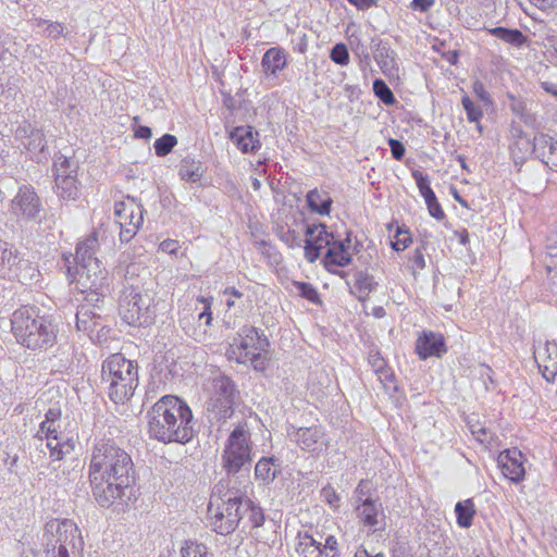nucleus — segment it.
<instances>
[{"label": "nucleus", "mask_w": 557, "mask_h": 557, "mask_svg": "<svg viewBox=\"0 0 557 557\" xmlns=\"http://www.w3.org/2000/svg\"><path fill=\"white\" fill-rule=\"evenodd\" d=\"M131 456L111 438L99 440L91 451L88 476L95 500L109 507L122 498L131 485Z\"/></svg>", "instance_id": "nucleus-1"}, {"label": "nucleus", "mask_w": 557, "mask_h": 557, "mask_svg": "<svg viewBox=\"0 0 557 557\" xmlns=\"http://www.w3.org/2000/svg\"><path fill=\"white\" fill-rule=\"evenodd\" d=\"M107 227L102 225L76 247V288L85 296V300L91 304L102 302L104 297L110 294L108 273L101 267L99 259L95 257L99 243L107 239Z\"/></svg>", "instance_id": "nucleus-2"}, {"label": "nucleus", "mask_w": 557, "mask_h": 557, "mask_svg": "<svg viewBox=\"0 0 557 557\" xmlns=\"http://www.w3.org/2000/svg\"><path fill=\"white\" fill-rule=\"evenodd\" d=\"M193 413L188 405L176 396L159 399L148 412L150 436L163 443H187L194 436Z\"/></svg>", "instance_id": "nucleus-3"}, {"label": "nucleus", "mask_w": 557, "mask_h": 557, "mask_svg": "<svg viewBox=\"0 0 557 557\" xmlns=\"http://www.w3.org/2000/svg\"><path fill=\"white\" fill-rule=\"evenodd\" d=\"M101 382L113 403L124 404L138 386V367L122 354H112L102 362Z\"/></svg>", "instance_id": "nucleus-4"}, {"label": "nucleus", "mask_w": 557, "mask_h": 557, "mask_svg": "<svg viewBox=\"0 0 557 557\" xmlns=\"http://www.w3.org/2000/svg\"><path fill=\"white\" fill-rule=\"evenodd\" d=\"M228 485L227 480H221L213 487L208 505L210 524L221 535L234 532L243 518L242 498Z\"/></svg>", "instance_id": "nucleus-5"}, {"label": "nucleus", "mask_w": 557, "mask_h": 557, "mask_svg": "<svg viewBox=\"0 0 557 557\" xmlns=\"http://www.w3.org/2000/svg\"><path fill=\"white\" fill-rule=\"evenodd\" d=\"M305 257L309 262H314L320 257V250L327 247L324 264L327 271L345 277V267L348 263V253L342 242L331 243V235L322 224L306 226L305 230Z\"/></svg>", "instance_id": "nucleus-6"}, {"label": "nucleus", "mask_w": 557, "mask_h": 557, "mask_svg": "<svg viewBox=\"0 0 557 557\" xmlns=\"http://www.w3.org/2000/svg\"><path fill=\"white\" fill-rule=\"evenodd\" d=\"M11 322L16 341L29 349L47 348L55 341L53 325L44 318L34 315L32 309L16 310Z\"/></svg>", "instance_id": "nucleus-7"}, {"label": "nucleus", "mask_w": 557, "mask_h": 557, "mask_svg": "<svg viewBox=\"0 0 557 557\" xmlns=\"http://www.w3.org/2000/svg\"><path fill=\"white\" fill-rule=\"evenodd\" d=\"M46 557H71L83 547L79 529L70 519H52L45 525Z\"/></svg>", "instance_id": "nucleus-8"}, {"label": "nucleus", "mask_w": 557, "mask_h": 557, "mask_svg": "<svg viewBox=\"0 0 557 557\" xmlns=\"http://www.w3.org/2000/svg\"><path fill=\"white\" fill-rule=\"evenodd\" d=\"M267 346V338L253 326H244L226 349V357L238 363L250 362L255 370L263 371L268 360Z\"/></svg>", "instance_id": "nucleus-9"}, {"label": "nucleus", "mask_w": 557, "mask_h": 557, "mask_svg": "<svg viewBox=\"0 0 557 557\" xmlns=\"http://www.w3.org/2000/svg\"><path fill=\"white\" fill-rule=\"evenodd\" d=\"M206 412L211 421H225L231 418L239 400V392L234 382L224 374L213 376L207 387Z\"/></svg>", "instance_id": "nucleus-10"}, {"label": "nucleus", "mask_w": 557, "mask_h": 557, "mask_svg": "<svg viewBox=\"0 0 557 557\" xmlns=\"http://www.w3.org/2000/svg\"><path fill=\"white\" fill-rule=\"evenodd\" d=\"M253 443L251 430L247 421L238 422L223 445L221 454L222 467L228 474L237 473L252 460Z\"/></svg>", "instance_id": "nucleus-11"}, {"label": "nucleus", "mask_w": 557, "mask_h": 557, "mask_svg": "<svg viewBox=\"0 0 557 557\" xmlns=\"http://www.w3.org/2000/svg\"><path fill=\"white\" fill-rule=\"evenodd\" d=\"M61 410L58 407L50 408L45 420L40 423L37 436L47 441V447L50 457L54 460H61L70 454L75 446L74 441L70 440L61 432Z\"/></svg>", "instance_id": "nucleus-12"}, {"label": "nucleus", "mask_w": 557, "mask_h": 557, "mask_svg": "<svg viewBox=\"0 0 557 557\" xmlns=\"http://www.w3.org/2000/svg\"><path fill=\"white\" fill-rule=\"evenodd\" d=\"M119 310L123 321L132 326L148 325L153 321L150 298L134 286L123 289Z\"/></svg>", "instance_id": "nucleus-13"}, {"label": "nucleus", "mask_w": 557, "mask_h": 557, "mask_svg": "<svg viewBox=\"0 0 557 557\" xmlns=\"http://www.w3.org/2000/svg\"><path fill=\"white\" fill-rule=\"evenodd\" d=\"M115 224L120 227V239L128 243L137 233L144 222V208L134 198L126 197L125 200L114 206Z\"/></svg>", "instance_id": "nucleus-14"}, {"label": "nucleus", "mask_w": 557, "mask_h": 557, "mask_svg": "<svg viewBox=\"0 0 557 557\" xmlns=\"http://www.w3.org/2000/svg\"><path fill=\"white\" fill-rule=\"evenodd\" d=\"M76 169V164L64 156L58 157L54 161L55 190L58 196L64 200H75L78 196Z\"/></svg>", "instance_id": "nucleus-15"}, {"label": "nucleus", "mask_w": 557, "mask_h": 557, "mask_svg": "<svg viewBox=\"0 0 557 557\" xmlns=\"http://www.w3.org/2000/svg\"><path fill=\"white\" fill-rule=\"evenodd\" d=\"M41 203L32 186L20 187L16 196L12 199L10 211L20 219L33 220L40 212Z\"/></svg>", "instance_id": "nucleus-16"}, {"label": "nucleus", "mask_w": 557, "mask_h": 557, "mask_svg": "<svg viewBox=\"0 0 557 557\" xmlns=\"http://www.w3.org/2000/svg\"><path fill=\"white\" fill-rule=\"evenodd\" d=\"M534 360L540 372L547 382H554L557 375V344L555 342H537L534 345Z\"/></svg>", "instance_id": "nucleus-17"}, {"label": "nucleus", "mask_w": 557, "mask_h": 557, "mask_svg": "<svg viewBox=\"0 0 557 557\" xmlns=\"http://www.w3.org/2000/svg\"><path fill=\"white\" fill-rule=\"evenodd\" d=\"M498 466L503 474L511 482L519 483L524 479L523 455L517 449H506L498 455Z\"/></svg>", "instance_id": "nucleus-18"}, {"label": "nucleus", "mask_w": 557, "mask_h": 557, "mask_svg": "<svg viewBox=\"0 0 557 557\" xmlns=\"http://www.w3.org/2000/svg\"><path fill=\"white\" fill-rule=\"evenodd\" d=\"M100 302L87 301L84 299V304H82L76 312V325L77 329L84 333H86L89 338H94V333L96 332L97 326L101 325V315L96 310L100 309Z\"/></svg>", "instance_id": "nucleus-19"}, {"label": "nucleus", "mask_w": 557, "mask_h": 557, "mask_svg": "<svg viewBox=\"0 0 557 557\" xmlns=\"http://www.w3.org/2000/svg\"><path fill=\"white\" fill-rule=\"evenodd\" d=\"M445 339L442 334L425 331L416 342V351L421 360L429 357H441L446 352Z\"/></svg>", "instance_id": "nucleus-20"}, {"label": "nucleus", "mask_w": 557, "mask_h": 557, "mask_svg": "<svg viewBox=\"0 0 557 557\" xmlns=\"http://www.w3.org/2000/svg\"><path fill=\"white\" fill-rule=\"evenodd\" d=\"M357 517L364 527H369L374 531L382 527L384 513L382 504L374 500L372 497L364 498L357 508Z\"/></svg>", "instance_id": "nucleus-21"}, {"label": "nucleus", "mask_w": 557, "mask_h": 557, "mask_svg": "<svg viewBox=\"0 0 557 557\" xmlns=\"http://www.w3.org/2000/svg\"><path fill=\"white\" fill-rule=\"evenodd\" d=\"M533 152L549 169L557 172V140L548 135L539 134L533 139Z\"/></svg>", "instance_id": "nucleus-22"}, {"label": "nucleus", "mask_w": 557, "mask_h": 557, "mask_svg": "<svg viewBox=\"0 0 557 557\" xmlns=\"http://www.w3.org/2000/svg\"><path fill=\"white\" fill-rule=\"evenodd\" d=\"M230 139L243 153H253L260 148L258 132L251 126H237L230 132Z\"/></svg>", "instance_id": "nucleus-23"}, {"label": "nucleus", "mask_w": 557, "mask_h": 557, "mask_svg": "<svg viewBox=\"0 0 557 557\" xmlns=\"http://www.w3.org/2000/svg\"><path fill=\"white\" fill-rule=\"evenodd\" d=\"M295 441L298 446L310 453H319L325 445L323 432L317 428H299L295 433Z\"/></svg>", "instance_id": "nucleus-24"}, {"label": "nucleus", "mask_w": 557, "mask_h": 557, "mask_svg": "<svg viewBox=\"0 0 557 557\" xmlns=\"http://www.w3.org/2000/svg\"><path fill=\"white\" fill-rule=\"evenodd\" d=\"M296 553L299 557H330L326 552H322L321 543L308 533L298 535Z\"/></svg>", "instance_id": "nucleus-25"}, {"label": "nucleus", "mask_w": 557, "mask_h": 557, "mask_svg": "<svg viewBox=\"0 0 557 557\" xmlns=\"http://www.w3.org/2000/svg\"><path fill=\"white\" fill-rule=\"evenodd\" d=\"M261 65L267 74L276 75L286 65L284 51L280 48L269 49L262 58Z\"/></svg>", "instance_id": "nucleus-26"}, {"label": "nucleus", "mask_w": 557, "mask_h": 557, "mask_svg": "<svg viewBox=\"0 0 557 557\" xmlns=\"http://www.w3.org/2000/svg\"><path fill=\"white\" fill-rule=\"evenodd\" d=\"M487 33L517 48L524 46L528 41V37L519 29L498 26L488 28Z\"/></svg>", "instance_id": "nucleus-27"}, {"label": "nucleus", "mask_w": 557, "mask_h": 557, "mask_svg": "<svg viewBox=\"0 0 557 557\" xmlns=\"http://www.w3.org/2000/svg\"><path fill=\"white\" fill-rule=\"evenodd\" d=\"M178 174L183 181L197 183L202 178L205 168L200 161L185 158L181 162Z\"/></svg>", "instance_id": "nucleus-28"}, {"label": "nucleus", "mask_w": 557, "mask_h": 557, "mask_svg": "<svg viewBox=\"0 0 557 557\" xmlns=\"http://www.w3.org/2000/svg\"><path fill=\"white\" fill-rule=\"evenodd\" d=\"M368 361L372 367L373 371L379 375L381 382H393L394 374L387 367L386 361L381 356L380 351L375 348H371L368 352Z\"/></svg>", "instance_id": "nucleus-29"}, {"label": "nucleus", "mask_w": 557, "mask_h": 557, "mask_svg": "<svg viewBox=\"0 0 557 557\" xmlns=\"http://www.w3.org/2000/svg\"><path fill=\"white\" fill-rule=\"evenodd\" d=\"M377 287V282L368 272H358L355 276L356 296L363 302L367 297Z\"/></svg>", "instance_id": "nucleus-30"}, {"label": "nucleus", "mask_w": 557, "mask_h": 557, "mask_svg": "<svg viewBox=\"0 0 557 557\" xmlns=\"http://www.w3.org/2000/svg\"><path fill=\"white\" fill-rule=\"evenodd\" d=\"M307 202L312 211L329 214L332 200L326 193L313 189L308 193Z\"/></svg>", "instance_id": "nucleus-31"}, {"label": "nucleus", "mask_w": 557, "mask_h": 557, "mask_svg": "<svg viewBox=\"0 0 557 557\" xmlns=\"http://www.w3.org/2000/svg\"><path fill=\"white\" fill-rule=\"evenodd\" d=\"M277 474V468L274 466V459L262 457L255 467V476L257 480L268 484L272 482Z\"/></svg>", "instance_id": "nucleus-32"}, {"label": "nucleus", "mask_w": 557, "mask_h": 557, "mask_svg": "<svg viewBox=\"0 0 557 557\" xmlns=\"http://www.w3.org/2000/svg\"><path fill=\"white\" fill-rule=\"evenodd\" d=\"M455 512L457 515V523L461 528H469L472 524L473 516L475 513L474 505L471 499L459 502L456 504Z\"/></svg>", "instance_id": "nucleus-33"}, {"label": "nucleus", "mask_w": 557, "mask_h": 557, "mask_svg": "<svg viewBox=\"0 0 557 557\" xmlns=\"http://www.w3.org/2000/svg\"><path fill=\"white\" fill-rule=\"evenodd\" d=\"M364 242H367V245H364V243L361 239L356 238L354 251H355V255L357 256L358 260L362 264L368 265L374 259V257L376 255V249L370 242H368L367 238H364Z\"/></svg>", "instance_id": "nucleus-34"}, {"label": "nucleus", "mask_w": 557, "mask_h": 557, "mask_svg": "<svg viewBox=\"0 0 557 557\" xmlns=\"http://www.w3.org/2000/svg\"><path fill=\"white\" fill-rule=\"evenodd\" d=\"M18 262L16 251L8 243H0V271L13 270Z\"/></svg>", "instance_id": "nucleus-35"}, {"label": "nucleus", "mask_w": 557, "mask_h": 557, "mask_svg": "<svg viewBox=\"0 0 557 557\" xmlns=\"http://www.w3.org/2000/svg\"><path fill=\"white\" fill-rule=\"evenodd\" d=\"M377 64L380 65L382 72L387 76H393L397 69H396V61L393 55V52L389 53L388 50L382 49L375 57Z\"/></svg>", "instance_id": "nucleus-36"}, {"label": "nucleus", "mask_w": 557, "mask_h": 557, "mask_svg": "<svg viewBox=\"0 0 557 557\" xmlns=\"http://www.w3.org/2000/svg\"><path fill=\"white\" fill-rule=\"evenodd\" d=\"M177 139L174 135L165 134L158 138L154 144V151L158 157H165L176 146Z\"/></svg>", "instance_id": "nucleus-37"}, {"label": "nucleus", "mask_w": 557, "mask_h": 557, "mask_svg": "<svg viewBox=\"0 0 557 557\" xmlns=\"http://www.w3.org/2000/svg\"><path fill=\"white\" fill-rule=\"evenodd\" d=\"M181 557H206L207 547L194 541H185L180 549Z\"/></svg>", "instance_id": "nucleus-38"}, {"label": "nucleus", "mask_w": 557, "mask_h": 557, "mask_svg": "<svg viewBox=\"0 0 557 557\" xmlns=\"http://www.w3.org/2000/svg\"><path fill=\"white\" fill-rule=\"evenodd\" d=\"M304 231L302 222L297 225V228L288 227L287 231H284L282 227L281 238L285 242L289 247H299L302 243L301 232Z\"/></svg>", "instance_id": "nucleus-39"}, {"label": "nucleus", "mask_w": 557, "mask_h": 557, "mask_svg": "<svg viewBox=\"0 0 557 557\" xmlns=\"http://www.w3.org/2000/svg\"><path fill=\"white\" fill-rule=\"evenodd\" d=\"M373 91L385 104H393L395 102L394 94L382 79H375L373 82Z\"/></svg>", "instance_id": "nucleus-40"}, {"label": "nucleus", "mask_w": 557, "mask_h": 557, "mask_svg": "<svg viewBox=\"0 0 557 557\" xmlns=\"http://www.w3.org/2000/svg\"><path fill=\"white\" fill-rule=\"evenodd\" d=\"M461 103L466 110L469 122H479L483 116V112L468 96L462 97Z\"/></svg>", "instance_id": "nucleus-41"}, {"label": "nucleus", "mask_w": 557, "mask_h": 557, "mask_svg": "<svg viewBox=\"0 0 557 557\" xmlns=\"http://www.w3.org/2000/svg\"><path fill=\"white\" fill-rule=\"evenodd\" d=\"M470 431L475 440L482 444H491L493 441V432L480 423L471 424Z\"/></svg>", "instance_id": "nucleus-42"}, {"label": "nucleus", "mask_w": 557, "mask_h": 557, "mask_svg": "<svg viewBox=\"0 0 557 557\" xmlns=\"http://www.w3.org/2000/svg\"><path fill=\"white\" fill-rule=\"evenodd\" d=\"M24 146L30 151L38 150L42 152L46 147L44 134L38 129H32L29 139L27 143H24Z\"/></svg>", "instance_id": "nucleus-43"}, {"label": "nucleus", "mask_w": 557, "mask_h": 557, "mask_svg": "<svg viewBox=\"0 0 557 557\" xmlns=\"http://www.w3.org/2000/svg\"><path fill=\"white\" fill-rule=\"evenodd\" d=\"M294 286L299 290L302 297H305L311 302H318L319 295L311 284L294 282Z\"/></svg>", "instance_id": "nucleus-44"}, {"label": "nucleus", "mask_w": 557, "mask_h": 557, "mask_svg": "<svg viewBox=\"0 0 557 557\" xmlns=\"http://www.w3.org/2000/svg\"><path fill=\"white\" fill-rule=\"evenodd\" d=\"M223 294L225 296H227V299H226L227 309H232L243 302L242 300H243L244 295L235 287L225 288Z\"/></svg>", "instance_id": "nucleus-45"}, {"label": "nucleus", "mask_w": 557, "mask_h": 557, "mask_svg": "<svg viewBox=\"0 0 557 557\" xmlns=\"http://www.w3.org/2000/svg\"><path fill=\"white\" fill-rule=\"evenodd\" d=\"M331 59L338 64H346L348 61V48L345 44H337L331 51Z\"/></svg>", "instance_id": "nucleus-46"}, {"label": "nucleus", "mask_w": 557, "mask_h": 557, "mask_svg": "<svg viewBox=\"0 0 557 557\" xmlns=\"http://www.w3.org/2000/svg\"><path fill=\"white\" fill-rule=\"evenodd\" d=\"M372 482L361 481L355 491L357 502L362 503L364 498L372 497Z\"/></svg>", "instance_id": "nucleus-47"}, {"label": "nucleus", "mask_w": 557, "mask_h": 557, "mask_svg": "<svg viewBox=\"0 0 557 557\" xmlns=\"http://www.w3.org/2000/svg\"><path fill=\"white\" fill-rule=\"evenodd\" d=\"M412 177L414 178L418 185L421 196L432 190V188L430 187L429 177L426 175H423L422 172L418 170L412 171Z\"/></svg>", "instance_id": "nucleus-48"}, {"label": "nucleus", "mask_w": 557, "mask_h": 557, "mask_svg": "<svg viewBox=\"0 0 557 557\" xmlns=\"http://www.w3.org/2000/svg\"><path fill=\"white\" fill-rule=\"evenodd\" d=\"M45 34L47 37L57 39L64 35L65 25L62 23H46Z\"/></svg>", "instance_id": "nucleus-49"}, {"label": "nucleus", "mask_w": 557, "mask_h": 557, "mask_svg": "<svg viewBox=\"0 0 557 557\" xmlns=\"http://www.w3.org/2000/svg\"><path fill=\"white\" fill-rule=\"evenodd\" d=\"M396 240L395 242H392V247L393 249L399 251V250H404L405 248L408 247V244L411 242V238L410 236H408L407 232H404L398 227L397 228V234H396Z\"/></svg>", "instance_id": "nucleus-50"}, {"label": "nucleus", "mask_w": 557, "mask_h": 557, "mask_svg": "<svg viewBox=\"0 0 557 557\" xmlns=\"http://www.w3.org/2000/svg\"><path fill=\"white\" fill-rule=\"evenodd\" d=\"M198 300L203 304V311L198 314V319L200 321L202 319H205L206 325H210L211 320H212V314H211V311H210L212 299H208V298H205V297H199Z\"/></svg>", "instance_id": "nucleus-51"}, {"label": "nucleus", "mask_w": 557, "mask_h": 557, "mask_svg": "<svg viewBox=\"0 0 557 557\" xmlns=\"http://www.w3.org/2000/svg\"><path fill=\"white\" fill-rule=\"evenodd\" d=\"M322 497L330 504L331 507L336 508L339 504V496L335 492V490L331 486L324 487L322 490Z\"/></svg>", "instance_id": "nucleus-52"}, {"label": "nucleus", "mask_w": 557, "mask_h": 557, "mask_svg": "<svg viewBox=\"0 0 557 557\" xmlns=\"http://www.w3.org/2000/svg\"><path fill=\"white\" fill-rule=\"evenodd\" d=\"M435 3V0H412L409 8L421 13L428 12Z\"/></svg>", "instance_id": "nucleus-53"}, {"label": "nucleus", "mask_w": 557, "mask_h": 557, "mask_svg": "<svg viewBox=\"0 0 557 557\" xmlns=\"http://www.w3.org/2000/svg\"><path fill=\"white\" fill-rule=\"evenodd\" d=\"M388 145L391 148L392 156L398 161L401 160L405 156L404 145L399 140L393 138L388 140Z\"/></svg>", "instance_id": "nucleus-54"}, {"label": "nucleus", "mask_w": 557, "mask_h": 557, "mask_svg": "<svg viewBox=\"0 0 557 557\" xmlns=\"http://www.w3.org/2000/svg\"><path fill=\"white\" fill-rule=\"evenodd\" d=\"M413 270H422L425 268V259L421 249L417 248L410 258Z\"/></svg>", "instance_id": "nucleus-55"}, {"label": "nucleus", "mask_w": 557, "mask_h": 557, "mask_svg": "<svg viewBox=\"0 0 557 557\" xmlns=\"http://www.w3.org/2000/svg\"><path fill=\"white\" fill-rule=\"evenodd\" d=\"M473 92L484 103L491 102L490 94L485 90L484 85L481 82H475L473 84Z\"/></svg>", "instance_id": "nucleus-56"}, {"label": "nucleus", "mask_w": 557, "mask_h": 557, "mask_svg": "<svg viewBox=\"0 0 557 557\" xmlns=\"http://www.w3.org/2000/svg\"><path fill=\"white\" fill-rule=\"evenodd\" d=\"M322 552H326L330 557H335L337 554V541L334 536H329L325 541Z\"/></svg>", "instance_id": "nucleus-57"}, {"label": "nucleus", "mask_w": 557, "mask_h": 557, "mask_svg": "<svg viewBox=\"0 0 557 557\" xmlns=\"http://www.w3.org/2000/svg\"><path fill=\"white\" fill-rule=\"evenodd\" d=\"M428 210L430 215L436 219L437 221H442L445 218V213L437 200L435 202L430 203Z\"/></svg>", "instance_id": "nucleus-58"}, {"label": "nucleus", "mask_w": 557, "mask_h": 557, "mask_svg": "<svg viewBox=\"0 0 557 557\" xmlns=\"http://www.w3.org/2000/svg\"><path fill=\"white\" fill-rule=\"evenodd\" d=\"M178 242L176 240H173V239H166V240H163L161 244H160V249L166 253H176L177 250H178Z\"/></svg>", "instance_id": "nucleus-59"}, {"label": "nucleus", "mask_w": 557, "mask_h": 557, "mask_svg": "<svg viewBox=\"0 0 557 557\" xmlns=\"http://www.w3.org/2000/svg\"><path fill=\"white\" fill-rule=\"evenodd\" d=\"M350 4H354L358 10H368L376 4V0H350Z\"/></svg>", "instance_id": "nucleus-60"}, {"label": "nucleus", "mask_w": 557, "mask_h": 557, "mask_svg": "<svg viewBox=\"0 0 557 557\" xmlns=\"http://www.w3.org/2000/svg\"><path fill=\"white\" fill-rule=\"evenodd\" d=\"M535 7L542 10L554 8L557 4V0H530Z\"/></svg>", "instance_id": "nucleus-61"}, {"label": "nucleus", "mask_w": 557, "mask_h": 557, "mask_svg": "<svg viewBox=\"0 0 557 557\" xmlns=\"http://www.w3.org/2000/svg\"><path fill=\"white\" fill-rule=\"evenodd\" d=\"M136 137L143 139H149L152 136V131L148 126H139L135 132Z\"/></svg>", "instance_id": "nucleus-62"}, {"label": "nucleus", "mask_w": 557, "mask_h": 557, "mask_svg": "<svg viewBox=\"0 0 557 557\" xmlns=\"http://www.w3.org/2000/svg\"><path fill=\"white\" fill-rule=\"evenodd\" d=\"M541 87L548 94H550L552 96H554L555 98H557V85L555 83H552V82H542L541 83Z\"/></svg>", "instance_id": "nucleus-63"}, {"label": "nucleus", "mask_w": 557, "mask_h": 557, "mask_svg": "<svg viewBox=\"0 0 557 557\" xmlns=\"http://www.w3.org/2000/svg\"><path fill=\"white\" fill-rule=\"evenodd\" d=\"M445 58L450 64H456L458 61V52L456 50L448 51Z\"/></svg>", "instance_id": "nucleus-64"}]
</instances>
